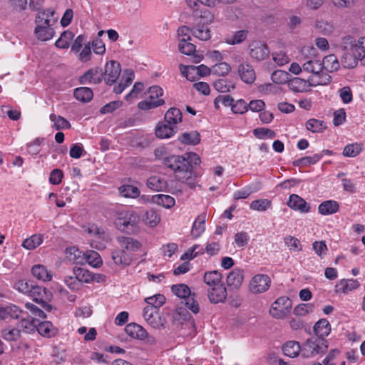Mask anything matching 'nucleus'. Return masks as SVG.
Instances as JSON below:
<instances>
[{"label":"nucleus","instance_id":"nucleus-54","mask_svg":"<svg viewBox=\"0 0 365 365\" xmlns=\"http://www.w3.org/2000/svg\"><path fill=\"white\" fill-rule=\"evenodd\" d=\"M144 90V85L140 82H137L134 84L131 91L125 96L127 101L131 103L135 99L141 97V94Z\"/></svg>","mask_w":365,"mask_h":365},{"label":"nucleus","instance_id":"nucleus-48","mask_svg":"<svg viewBox=\"0 0 365 365\" xmlns=\"http://www.w3.org/2000/svg\"><path fill=\"white\" fill-rule=\"evenodd\" d=\"M180 142L184 144L197 145L200 143V134L197 131L186 132L178 137Z\"/></svg>","mask_w":365,"mask_h":365},{"label":"nucleus","instance_id":"nucleus-58","mask_svg":"<svg viewBox=\"0 0 365 365\" xmlns=\"http://www.w3.org/2000/svg\"><path fill=\"white\" fill-rule=\"evenodd\" d=\"M182 70L184 73H197L201 76H205L210 73L212 69L205 65L201 64L198 66H191L190 67H182Z\"/></svg>","mask_w":365,"mask_h":365},{"label":"nucleus","instance_id":"nucleus-61","mask_svg":"<svg viewBox=\"0 0 365 365\" xmlns=\"http://www.w3.org/2000/svg\"><path fill=\"white\" fill-rule=\"evenodd\" d=\"M314 309V305L312 303L300 304L294 309V314L297 316L303 317L309 313H312Z\"/></svg>","mask_w":365,"mask_h":365},{"label":"nucleus","instance_id":"nucleus-19","mask_svg":"<svg viewBox=\"0 0 365 365\" xmlns=\"http://www.w3.org/2000/svg\"><path fill=\"white\" fill-rule=\"evenodd\" d=\"M238 73L241 80L247 83L252 84L256 79L255 72L252 67L249 63H241L238 66Z\"/></svg>","mask_w":365,"mask_h":365},{"label":"nucleus","instance_id":"nucleus-33","mask_svg":"<svg viewBox=\"0 0 365 365\" xmlns=\"http://www.w3.org/2000/svg\"><path fill=\"white\" fill-rule=\"evenodd\" d=\"M339 208V203L334 200H326L322 202L318 207L319 212L322 215H329L336 213Z\"/></svg>","mask_w":365,"mask_h":365},{"label":"nucleus","instance_id":"nucleus-60","mask_svg":"<svg viewBox=\"0 0 365 365\" xmlns=\"http://www.w3.org/2000/svg\"><path fill=\"white\" fill-rule=\"evenodd\" d=\"M230 71V65L224 61L217 63L212 67V73L221 76L227 75Z\"/></svg>","mask_w":365,"mask_h":365},{"label":"nucleus","instance_id":"nucleus-50","mask_svg":"<svg viewBox=\"0 0 365 365\" xmlns=\"http://www.w3.org/2000/svg\"><path fill=\"white\" fill-rule=\"evenodd\" d=\"M119 193L124 197L135 198L140 195V190L131 185H123L118 188Z\"/></svg>","mask_w":365,"mask_h":365},{"label":"nucleus","instance_id":"nucleus-63","mask_svg":"<svg viewBox=\"0 0 365 365\" xmlns=\"http://www.w3.org/2000/svg\"><path fill=\"white\" fill-rule=\"evenodd\" d=\"M203 253V248L199 245H195L185 252L180 257L181 260L192 259L200 254Z\"/></svg>","mask_w":365,"mask_h":365},{"label":"nucleus","instance_id":"nucleus-28","mask_svg":"<svg viewBox=\"0 0 365 365\" xmlns=\"http://www.w3.org/2000/svg\"><path fill=\"white\" fill-rule=\"evenodd\" d=\"M207 215L203 212L199 215L192 224L191 235L193 238L199 237L205 230V221Z\"/></svg>","mask_w":365,"mask_h":365},{"label":"nucleus","instance_id":"nucleus-16","mask_svg":"<svg viewBox=\"0 0 365 365\" xmlns=\"http://www.w3.org/2000/svg\"><path fill=\"white\" fill-rule=\"evenodd\" d=\"M227 289L223 284L207 289L209 300L213 304L223 302L227 298Z\"/></svg>","mask_w":365,"mask_h":365},{"label":"nucleus","instance_id":"nucleus-64","mask_svg":"<svg viewBox=\"0 0 365 365\" xmlns=\"http://www.w3.org/2000/svg\"><path fill=\"white\" fill-rule=\"evenodd\" d=\"M145 301L148 306L154 307L155 309L158 310V308L165 302V297L163 294H156L145 298Z\"/></svg>","mask_w":365,"mask_h":365},{"label":"nucleus","instance_id":"nucleus-40","mask_svg":"<svg viewBox=\"0 0 365 365\" xmlns=\"http://www.w3.org/2000/svg\"><path fill=\"white\" fill-rule=\"evenodd\" d=\"M306 128L312 133H322L327 126V123L322 120L311 118L306 122Z\"/></svg>","mask_w":365,"mask_h":365},{"label":"nucleus","instance_id":"nucleus-35","mask_svg":"<svg viewBox=\"0 0 365 365\" xmlns=\"http://www.w3.org/2000/svg\"><path fill=\"white\" fill-rule=\"evenodd\" d=\"M222 274L218 271L215 270L205 272L204 274L203 280L204 282L207 286H209L210 288H211L223 284L222 282Z\"/></svg>","mask_w":365,"mask_h":365},{"label":"nucleus","instance_id":"nucleus-21","mask_svg":"<svg viewBox=\"0 0 365 365\" xmlns=\"http://www.w3.org/2000/svg\"><path fill=\"white\" fill-rule=\"evenodd\" d=\"M289 87L294 92L303 93L308 91L309 88L313 86L309 78L307 80H304L301 78L295 77L289 81Z\"/></svg>","mask_w":365,"mask_h":365},{"label":"nucleus","instance_id":"nucleus-17","mask_svg":"<svg viewBox=\"0 0 365 365\" xmlns=\"http://www.w3.org/2000/svg\"><path fill=\"white\" fill-rule=\"evenodd\" d=\"M178 132V128H174L169 123L160 122L155 127V135L160 139L170 138Z\"/></svg>","mask_w":365,"mask_h":365},{"label":"nucleus","instance_id":"nucleus-62","mask_svg":"<svg viewBox=\"0 0 365 365\" xmlns=\"http://www.w3.org/2000/svg\"><path fill=\"white\" fill-rule=\"evenodd\" d=\"M254 135L259 139H273L275 137V133L267 128H258L253 130Z\"/></svg>","mask_w":365,"mask_h":365},{"label":"nucleus","instance_id":"nucleus-52","mask_svg":"<svg viewBox=\"0 0 365 365\" xmlns=\"http://www.w3.org/2000/svg\"><path fill=\"white\" fill-rule=\"evenodd\" d=\"M83 256L86 262L93 267H99L103 263L100 255L96 251H88Z\"/></svg>","mask_w":365,"mask_h":365},{"label":"nucleus","instance_id":"nucleus-44","mask_svg":"<svg viewBox=\"0 0 365 365\" xmlns=\"http://www.w3.org/2000/svg\"><path fill=\"white\" fill-rule=\"evenodd\" d=\"M73 274L76 276L77 279L81 285L82 283H89L93 281V279H96V276L93 275L91 272L81 267L74 268Z\"/></svg>","mask_w":365,"mask_h":365},{"label":"nucleus","instance_id":"nucleus-30","mask_svg":"<svg viewBox=\"0 0 365 365\" xmlns=\"http://www.w3.org/2000/svg\"><path fill=\"white\" fill-rule=\"evenodd\" d=\"M84 232H86L90 237H94L96 240H106L108 235L105 230L99 227L96 224L88 223L83 227Z\"/></svg>","mask_w":365,"mask_h":365},{"label":"nucleus","instance_id":"nucleus-53","mask_svg":"<svg viewBox=\"0 0 365 365\" xmlns=\"http://www.w3.org/2000/svg\"><path fill=\"white\" fill-rule=\"evenodd\" d=\"M74 35L70 31H63L58 39L56 41L55 45L59 48H67L69 47L70 42L73 39Z\"/></svg>","mask_w":365,"mask_h":365},{"label":"nucleus","instance_id":"nucleus-39","mask_svg":"<svg viewBox=\"0 0 365 365\" xmlns=\"http://www.w3.org/2000/svg\"><path fill=\"white\" fill-rule=\"evenodd\" d=\"M214 88L220 93H229L235 88V83L227 78H220L214 83Z\"/></svg>","mask_w":365,"mask_h":365},{"label":"nucleus","instance_id":"nucleus-10","mask_svg":"<svg viewBox=\"0 0 365 365\" xmlns=\"http://www.w3.org/2000/svg\"><path fill=\"white\" fill-rule=\"evenodd\" d=\"M165 165L172 169L178 179L187 178L192 169L191 161H165Z\"/></svg>","mask_w":365,"mask_h":365},{"label":"nucleus","instance_id":"nucleus-41","mask_svg":"<svg viewBox=\"0 0 365 365\" xmlns=\"http://www.w3.org/2000/svg\"><path fill=\"white\" fill-rule=\"evenodd\" d=\"M192 35L201 41H207L211 38V31L207 25L198 24L192 29Z\"/></svg>","mask_w":365,"mask_h":365},{"label":"nucleus","instance_id":"nucleus-34","mask_svg":"<svg viewBox=\"0 0 365 365\" xmlns=\"http://www.w3.org/2000/svg\"><path fill=\"white\" fill-rule=\"evenodd\" d=\"M243 279V272L239 269H235L227 275V283L228 286L238 288L241 286Z\"/></svg>","mask_w":365,"mask_h":365},{"label":"nucleus","instance_id":"nucleus-26","mask_svg":"<svg viewBox=\"0 0 365 365\" xmlns=\"http://www.w3.org/2000/svg\"><path fill=\"white\" fill-rule=\"evenodd\" d=\"M283 353L292 358H294L300 354L302 356V345L297 341H289L282 346Z\"/></svg>","mask_w":365,"mask_h":365},{"label":"nucleus","instance_id":"nucleus-23","mask_svg":"<svg viewBox=\"0 0 365 365\" xmlns=\"http://www.w3.org/2000/svg\"><path fill=\"white\" fill-rule=\"evenodd\" d=\"M359 282H358L357 279H343L340 280L336 284L335 292L336 293L347 294L348 292L357 289L359 287Z\"/></svg>","mask_w":365,"mask_h":365},{"label":"nucleus","instance_id":"nucleus-4","mask_svg":"<svg viewBox=\"0 0 365 365\" xmlns=\"http://www.w3.org/2000/svg\"><path fill=\"white\" fill-rule=\"evenodd\" d=\"M53 14V11L47 10L39 12L36 18L37 26L35 29V34L41 41H48L54 36V30L50 25V20L48 19Z\"/></svg>","mask_w":365,"mask_h":365},{"label":"nucleus","instance_id":"nucleus-31","mask_svg":"<svg viewBox=\"0 0 365 365\" xmlns=\"http://www.w3.org/2000/svg\"><path fill=\"white\" fill-rule=\"evenodd\" d=\"M359 61H361V59L358 58V57L350 51V47H348L346 50H344L341 59L342 66L347 68H353L356 67Z\"/></svg>","mask_w":365,"mask_h":365},{"label":"nucleus","instance_id":"nucleus-24","mask_svg":"<svg viewBox=\"0 0 365 365\" xmlns=\"http://www.w3.org/2000/svg\"><path fill=\"white\" fill-rule=\"evenodd\" d=\"M125 333L132 338L143 340L148 337L146 330L135 323L128 324L125 328Z\"/></svg>","mask_w":365,"mask_h":365},{"label":"nucleus","instance_id":"nucleus-27","mask_svg":"<svg viewBox=\"0 0 365 365\" xmlns=\"http://www.w3.org/2000/svg\"><path fill=\"white\" fill-rule=\"evenodd\" d=\"M331 331V325L326 319H321L314 326V332L316 337L325 339Z\"/></svg>","mask_w":365,"mask_h":365},{"label":"nucleus","instance_id":"nucleus-56","mask_svg":"<svg viewBox=\"0 0 365 365\" xmlns=\"http://www.w3.org/2000/svg\"><path fill=\"white\" fill-rule=\"evenodd\" d=\"M272 206V202L268 199H259L252 201L250 205L251 210L264 212Z\"/></svg>","mask_w":365,"mask_h":365},{"label":"nucleus","instance_id":"nucleus-55","mask_svg":"<svg viewBox=\"0 0 365 365\" xmlns=\"http://www.w3.org/2000/svg\"><path fill=\"white\" fill-rule=\"evenodd\" d=\"M171 290L177 297L184 299L191 295L190 287L185 284H174L172 286Z\"/></svg>","mask_w":365,"mask_h":365},{"label":"nucleus","instance_id":"nucleus-43","mask_svg":"<svg viewBox=\"0 0 365 365\" xmlns=\"http://www.w3.org/2000/svg\"><path fill=\"white\" fill-rule=\"evenodd\" d=\"M248 31L247 30H239L232 34L227 36L225 42L229 45H236L242 43L247 37Z\"/></svg>","mask_w":365,"mask_h":365},{"label":"nucleus","instance_id":"nucleus-3","mask_svg":"<svg viewBox=\"0 0 365 365\" xmlns=\"http://www.w3.org/2000/svg\"><path fill=\"white\" fill-rule=\"evenodd\" d=\"M328 341L325 339L312 336L302 344V357L315 358L327 352Z\"/></svg>","mask_w":365,"mask_h":365},{"label":"nucleus","instance_id":"nucleus-12","mask_svg":"<svg viewBox=\"0 0 365 365\" xmlns=\"http://www.w3.org/2000/svg\"><path fill=\"white\" fill-rule=\"evenodd\" d=\"M121 71L120 65L115 61L107 62L105 66L104 80L107 84L112 85L118 78Z\"/></svg>","mask_w":365,"mask_h":365},{"label":"nucleus","instance_id":"nucleus-57","mask_svg":"<svg viewBox=\"0 0 365 365\" xmlns=\"http://www.w3.org/2000/svg\"><path fill=\"white\" fill-rule=\"evenodd\" d=\"M362 145L359 143L349 144L344 148L343 155L346 158H355L361 151Z\"/></svg>","mask_w":365,"mask_h":365},{"label":"nucleus","instance_id":"nucleus-7","mask_svg":"<svg viewBox=\"0 0 365 365\" xmlns=\"http://www.w3.org/2000/svg\"><path fill=\"white\" fill-rule=\"evenodd\" d=\"M341 46L344 50L350 47V51L361 61L365 59V36L358 39H354L351 36H346L341 39Z\"/></svg>","mask_w":365,"mask_h":365},{"label":"nucleus","instance_id":"nucleus-49","mask_svg":"<svg viewBox=\"0 0 365 365\" xmlns=\"http://www.w3.org/2000/svg\"><path fill=\"white\" fill-rule=\"evenodd\" d=\"M74 97L80 101L88 102L93 98V91L87 87H80L74 90Z\"/></svg>","mask_w":365,"mask_h":365},{"label":"nucleus","instance_id":"nucleus-51","mask_svg":"<svg viewBox=\"0 0 365 365\" xmlns=\"http://www.w3.org/2000/svg\"><path fill=\"white\" fill-rule=\"evenodd\" d=\"M221 2V0H186L187 6L194 11H197L200 4L208 7H215Z\"/></svg>","mask_w":365,"mask_h":365},{"label":"nucleus","instance_id":"nucleus-15","mask_svg":"<svg viewBox=\"0 0 365 365\" xmlns=\"http://www.w3.org/2000/svg\"><path fill=\"white\" fill-rule=\"evenodd\" d=\"M117 242L120 248L130 254L140 250L142 247V244L138 240L130 237L120 236L117 238Z\"/></svg>","mask_w":365,"mask_h":365},{"label":"nucleus","instance_id":"nucleus-5","mask_svg":"<svg viewBox=\"0 0 365 365\" xmlns=\"http://www.w3.org/2000/svg\"><path fill=\"white\" fill-rule=\"evenodd\" d=\"M146 98L138 103V107L141 110H149L155 108L165 103L162 98L163 91L158 86H150L146 93Z\"/></svg>","mask_w":365,"mask_h":365},{"label":"nucleus","instance_id":"nucleus-8","mask_svg":"<svg viewBox=\"0 0 365 365\" xmlns=\"http://www.w3.org/2000/svg\"><path fill=\"white\" fill-rule=\"evenodd\" d=\"M271 279L267 274H258L255 275L250 284L249 290L253 294H260L269 289Z\"/></svg>","mask_w":365,"mask_h":365},{"label":"nucleus","instance_id":"nucleus-38","mask_svg":"<svg viewBox=\"0 0 365 365\" xmlns=\"http://www.w3.org/2000/svg\"><path fill=\"white\" fill-rule=\"evenodd\" d=\"M143 222L150 227H156L160 222V215L153 210H149L145 212L142 217Z\"/></svg>","mask_w":365,"mask_h":365},{"label":"nucleus","instance_id":"nucleus-59","mask_svg":"<svg viewBox=\"0 0 365 365\" xmlns=\"http://www.w3.org/2000/svg\"><path fill=\"white\" fill-rule=\"evenodd\" d=\"M315 27L324 35L331 34L334 30V26L332 22L324 20L317 21L315 23Z\"/></svg>","mask_w":365,"mask_h":365},{"label":"nucleus","instance_id":"nucleus-25","mask_svg":"<svg viewBox=\"0 0 365 365\" xmlns=\"http://www.w3.org/2000/svg\"><path fill=\"white\" fill-rule=\"evenodd\" d=\"M135 74L133 70L126 69L123 71L120 83L113 88V91L117 93H121L125 88L131 84L134 80Z\"/></svg>","mask_w":365,"mask_h":365},{"label":"nucleus","instance_id":"nucleus-42","mask_svg":"<svg viewBox=\"0 0 365 365\" xmlns=\"http://www.w3.org/2000/svg\"><path fill=\"white\" fill-rule=\"evenodd\" d=\"M323 69H325L328 72H334L339 68L340 64L336 58L334 54H330L325 56L323 58L322 63Z\"/></svg>","mask_w":365,"mask_h":365},{"label":"nucleus","instance_id":"nucleus-20","mask_svg":"<svg viewBox=\"0 0 365 365\" xmlns=\"http://www.w3.org/2000/svg\"><path fill=\"white\" fill-rule=\"evenodd\" d=\"M287 205L290 208L302 213H307L310 210L309 205L302 197L295 194L289 196Z\"/></svg>","mask_w":365,"mask_h":365},{"label":"nucleus","instance_id":"nucleus-32","mask_svg":"<svg viewBox=\"0 0 365 365\" xmlns=\"http://www.w3.org/2000/svg\"><path fill=\"white\" fill-rule=\"evenodd\" d=\"M151 202L168 209L173 207L175 204V200L173 197L163 194L153 195Z\"/></svg>","mask_w":365,"mask_h":365},{"label":"nucleus","instance_id":"nucleus-47","mask_svg":"<svg viewBox=\"0 0 365 365\" xmlns=\"http://www.w3.org/2000/svg\"><path fill=\"white\" fill-rule=\"evenodd\" d=\"M43 242V236L40 234L31 235L30 237L25 239L21 245L28 250H32L38 247Z\"/></svg>","mask_w":365,"mask_h":365},{"label":"nucleus","instance_id":"nucleus-14","mask_svg":"<svg viewBox=\"0 0 365 365\" xmlns=\"http://www.w3.org/2000/svg\"><path fill=\"white\" fill-rule=\"evenodd\" d=\"M33 300L40 304L45 310L50 312L51 306L46 302L47 291L46 288L39 286H34L29 294Z\"/></svg>","mask_w":365,"mask_h":365},{"label":"nucleus","instance_id":"nucleus-2","mask_svg":"<svg viewBox=\"0 0 365 365\" xmlns=\"http://www.w3.org/2000/svg\"><path fill=\"white\" fill-rule=\"evenodd\" d=\"M140 220V216L136 212L122 210L116 212L115 225L121 232L133 233L138 230Z\"/></svg>","mask_w":365,"mask_h":365},{"label":"nucleus","instance_id":"nucleus-9","mask_svg":"<svg viewBox=\"0 0 365 365\" xmlns=\"http://www.w3.org/2000/svg\"><path fill=\"white\" fill-rule=\"evenodd\" d=\"M249 54L256 61H262L269 56L268 46L263 42L255 41L249 45Z\"/></svg>","mask_w":365,"mask_h":365},{"label":"nucleus","instance_id":"nucleus-11","mask_svg":"<svg viewBox=\"0 0 365 365\" xmlns=\"http://www.w3.org/2000/svg\"><path fill=\"white\" fill-rule=\"evenodd\" d=\"M110 256L113 263L120 268L129 266L133 260V255L125 252L122 248L113 250Z\"/></svg>","mask_w":365,"mask_h":365},{"label":"nucleus","instance_id":"nucleus-46","mask_svg":"<svg viewBox=\"0 0 365 365\" xmlns=\"http://www.w3.org/2000/svg\"><path fill=\"white\" fill-rule=\"evenodd\" d=\"M50 120L53 123L51 127L56 130L68 129L71 128L70 123L63 117L51 113L49 115Z\"/></svg>","mask_w":365,"mask_h":365},{"label":"nucleus","instance_id":"nucleus-1","mask_svg":"<svg viewBox=\"0 0 365 365\" xmlns=\"http://www.w3.org/2000/svg\"><path fill=\"white\" fill-rule=\"evenodd\" d=\"M304 56L303 71L311 73L312 86L327 85L331 82V76L323 71L322 62L317 57V50L312 46H304L302 50Z\"/></svg>","mask_w":365,"mask_h":365},{"label":"nucleus","instance_id":"nucleus-29","mask_svg":"<svg viewBox=\"0 0 365 365\" xmlns=\"http://www.w3.org/2000/svg\"><path fill=\"white\" fill-rule=\"evenodd\" d=\"M164 120L174 128H178V125L182 120V115L178 108H170L165 113Z\"/></svg>","mask_w":365,"mask_h":365},{"label":"nucleus","instance_id":"nucleus-45","mask_svg":"<svg viewBox=\"0 0 365 365\" xmlns=\"http://www.w3.org/2000/svg\"><path fill=\"white\" fill-rule=\"evenodd\" d=\"M36 324H38V319L29 317L21 319L19 322V327L21 328V331L30 334L36 331Z\"/></svg>","mask_w":365,"mask_h":365},{"label":"nucleus","instance_id":"nucleus-6","mask_svg":"<svg viewBox=\"0 0 365 365\" xmlns=\"http://www.w3.org/2000/svg\"><path fill=\"white\" fill-rule=\"evenodd\" d=\"M292 307V300L288 297H280L272 304L269 314L274 319H282L289 314Z\"/></svg>","mask_w":365,"mask_h":365},{"label":"nucleus","instance_id":"nucleus-37","mask_svg":"<svg viewBox=\"0 0 365 365\" xmlns=\"http://www.w3.org/2000/svg\"><path fill=\"white\" fill-rule=\"evenodd\" d=\"M147 185L150 190L159 192L166 189L168 184L164 178L155 175L148 179Z\"/></svg>","mask_w":365,"mask_h":365},{"label":"nucleus","instance_id":"nucleus-18","mask_svg":"<svg viewBox=\"0 0 365 365\" xmlns=\"http://www.w3.org/2000/svg\"><path fill=\"white\" fill-rule=\"evenodd\" d=\"M31 274L36 279L43 282H50L53 278V272L45 265L40 264L33 266Z\"/></svg>","mask_w":365,"mask_h":365},{"label":"nucleus","instance_id":"nucleus-22","mask_svg":"<svg viewBox=\"0 0 365 365\" xmlns=\"http://www.w3.org/2000/svg\"><path fill=\"white\" fill-rule=\"evenodd\" d=\"M81 82L83 84L99 83L102 80V71L99 68H93L86 71L81 77Z\"/></svg>","mask_w":365,"mask_h":365},{"label":"nucleus","instance_id":"nucleus-13","mask_svg":"<svg viewBox=\"0 0 365 365\" xmlns=\"http://www.w3.org/2000/svg\"><path fill=\"white\" fill-rule=\"evenodd\" d=\"M22 310L14 304L0 305V320L10 321L19 319Z\"/></svg>","mask_w":365,"mask_h":365},{"label":"nucleus","instance_id":"nucleus-36","mask_svg":"<svg viewBox=\"0 0 365 365\" xmlns=\"http://www.w3.org/2000/svg\"><path fill=\"white\" fill-rule=\"evenodd\" d=\"M222 15L225 19L235 21L242 16V9L237 6H227L223 9Z\"/></svg>","mask_w":365,"mask_h":365}]
</instances>
